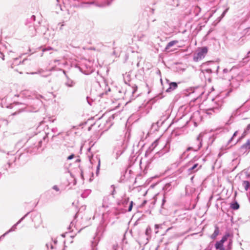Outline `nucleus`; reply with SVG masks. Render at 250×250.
<instances>
[{"label": "nucleus", "instance_id": "f257e3e1", "mask_svg": "<svg viewBox=\"0 0 250 250\" xmlns=\"http://www.w3.org/2000/svg\"><path fill=\"white\" fill-rule=\"evenodd\" d=\"M47 135L45 133L41 137L36 136L31 138L28 142L30 145L26 148L27 152L32 154L41 153L44 149L43 146L48 142Z\"/></svg>", "mask_w": 250, "mask_h": 250}, {"label": "nucleus", "instance_id": "f03ea898", "mask_svg": "<svg viewBox=\"0 0 250 250\" xmlns=\"http://www.w3.org/2000/svg\"><path fill=\"white\" fill-rule=\"evenodd\" d=\"M36 16L32 15L30 18H27L25 22V25L28 28V32L29 35L31 37L36 35L38 32H39V28L38 25H34L33 22L35 21Z\"/></svg>", "mask_w": 250, "mask_h": 250}, {"label": "nucleus", "instance_id": "7ed1b4c3", "mask_svg": "<svg viewBox=\"0 0 250 250\" xmlns=\"http://www.w3.org/2000/svg\"><path fill=\"white\" fill-rule=\"evenodd\" d=\"M6 98H5V97H3V98H1L0 97V105L1 106V107H6V108H13L16 105H22L23 107H22L20 109V111H19V113L21 112L22 111H23V110L25 108V104H23L22 103L14 102L13 103H11V104H8L7 103H6Z\"/></svg>", "mask_w": 250, "mask_h": 250}, {"label": "nucleus", "instance_id": "20e7f679", "mask_svg": "<svg viewBox=\"0 0 250 250\" xmlns=\"http://www.w3.org/2000/svg\"><path fill=\"white\" fill-rule=\"evenodd\" d=\"M208 51V48L206 46L199 48L193 56V61L197 62L205 58Z\"/></svg>", "mask_w": 250, "mask_h": 250}, {"label": "nucleus", "instance_id": "39448f33", "mask_svg": "<svg viewBox=\"0 0 250 250\" xmlns=\"http://www.w3.org/2000/svg\"><path fill=\"white\" fill-rule=\"evenodd\" d=\"M203 136V135L202 133H200L195 139V142L198 143V145L197 146L192 145L191 146L187 148V151H188L192 150L194 151H197L199 150L202 146Z\"/></svg>", "mask_w": 250, "mask_h": 250}, {"label": "nucleus", "instance_id": "423d86ee", "mask_svg": "<svg viewBox=\"0 0 250 250\" xmlns=\"http://www.w3.org/2000/svg\"><path fill=\"white\" fill-rule=\"evenodd\" d=\"M212 101L214 102L215 105L212 107L207 109V114H211V111H213L214 113L218 112L221 106L222 102L217 101V98L212 99Z\"/></svg>", "mask_w": 250, "mask_h": 250}, {"label": "nucleus", "instance_id": "0eeeda50", "mask_svg": "<svg viewBox=\"0 0 250 250\" xmlns=\"http://www.w3.org/2000/svg\"><path fill=\"white\" fill-rule=\"evenodd\" d=\"M125 147L122 142L119 143L114 148V152L116 154V159L118 158L124 153Z\"/></svg>", "mask_w": 250, "mask_h": 250}, {"label": "nucleus", "instance_id": "6e6552de", "mask_svg": "<svg viewBox=\"0 0 250 250\" xmlns=\"http://www.w3.org/2000/svg\"><path fill=\"white\" fill-rule=\"evenodd\" d=\"M239 152L243 154H248L250 151V140L248 139L239 148Z\"/></svg>", "mask_w": 250, "mask_h": 250}, {"label": "nucleus", "instance_id": "1a4fd4ad", "mask_svg": "<svg viewBox=\"0 0 250 250\" xmlns=\"http://www.w3.org/2000/svg\"><path fill=\"white\" fill-rule=\"evenodd\" d=\"M30 213V211L28 212L26 214H25L22 217H21L15 224H14L10 229H9L8 231L5 232L4 233V235L3 236H5L6 235H7L8 233H9L11 232L14 231L16 230L17 229V226L20 224L23 220L26 217L28 214Z\"/></svg>", "mask_w": 250, "mask_h": 250}, {"label": "nucleus", "instance_id": "9d476101", "mask_svg": "<svg viewBox=\"0 0 250 250\" xmlns=\"http://www.w3.org/2000/svg\"><path fill=\"white\" fill-rule=\"evenodd\" d=\"M191 120L193 122L194 126L198 125V123L201 121V116L199 111L194 112L191 117Z\"/></svg>", "mask_w": 250, "mask_h": 250}, {"label": "nucleus", "instance_id": "9b49d317", "mask_svg": "<svg viewBox=\"0 0 250 250\" xmlns=\"http://www.w3.org/2000/svg\"><path fill=\"white\" fill-rule=\"evenodd\" d=\"M64 84L67 87L72 88L76 85V82L70 79L68 75H66L65 81Z\"/></svg>", "mask_w": 250, "mask_h": 250}, {"label": "nucleus", "instance_id": "f8f14e48", "mask_svg": "<svg viewBox=\"0 0 250 250\" xmlns=\"http://www.w3.org/2000/svg\"><path fill=\"white\" fill-rule=\"evenodd\" d=\"M169 146L166 145L161 150L156 153L155 158L161 157L169 151Z\"/></svg>", "mask_w": 250, "mask_h": 250}, {"label": "nucleus", "instance_id": "ddd939ff", "mask_svg": "<svg viewBox=\"0 0 250 250\" xmlns=\"http://www.w3.org/2000/svg\"><path fill=\"white\" fill-rule=\"evenodd\" d=\"M201 167V165L199 166L198 163L194 164L191 167L188 168V171L189 173H191L197 171Z\"/></svg>", "mask_w": 250, "mask_h": 250}, {"label": "nucleus", "instance_id": "4468645a", "mask_svg": "<svg viewBox=\"0 0 250 250\" xmlns=\"http://www.w3.org/2000/svg\"><path fill=\"white\" fill-rule=\"evenodd\" d=\"M172 188L171 183H167L163 188V190L164 191V195H166L167 192L170 191Z\"/></svg>", "mask_w": 250, "mask_h": 250}, {"label": "nucleus", "instance_id": "2eb2a0df", "mask_svg": "<svg viewBox=\"0 0 250 250\" xmlns=\"http://www.w3.org/2000/svg\"><path fill=\"white\" fill-rule=\"evenodd\" d=\"M178 87V83L176 82H170L169 83V87L166 90L167 92H170Z\"/></svg>", "mask_w": 250, "mask_h": 250}, {"label": "nucleus", "instance_id": "dca6fc26", "mask_svg": "<svg viewBox=\"0 0 250 250\" xmlns=\"http://www.w3.org/2000/svg\"><path fill=\"white\" fill-rule=\"evenodd\" d=\"M130 88L131 89L132 95L130 97V100L129 102H130L131 100H134L135 99V98L138 96V95H135V93H136V92L137 91V90L138 89L137 86L134 84Z\"/></svg>", "mask_w": 250, "mask_h": 250}, {"label": "nucleus", "instance_id": "f3484780", "mask_svg": "<svg viewBox=\"0 0 250 250\" xmlns=\"http://www.w3.org/2000/svg\"><path fill=\"white\" fill-rule=\"evenodd\" d=\"M158 142L157 140L155 141L146 150V155H149L151 153L153 149L157 146Z\"/></svg>", "mask_w": 250, "mask_h": 250}, {"label": "nucleus", "instance_id": "a211bd4d", "mask_svg": "<svg viewBox=\"0 0 250 250\" xmlns=\"http://www.w3.org/2000/svg\"><path fill=\"white\" fill-rule=\"evenodd\" d=\"M220 231L219 228L217 226H215V229L213 234L211 235V238L214 239L219 234Z\"/></svg>", "mask_w": 250, "mask_h": 250}, {"label": "nucleus", "instance_id": "6ab92c4d", "mask_svg": "<svg viewBox=\"0 0 250 250\" xmlns=\"http://www.w3.org/2000/svg\"><path fill=\"white\" fill-rule=\"evenodd\" d=\"M19 58H16L14 59V60L13 61V62L12 64V65H19L21 63H23L24 62L27 60V59H23L22 61H19Z\"/></svg>", "mask_w": 250, "mask_h": 250}, {"label": "nucleus", "instance_id": "aec40b11", "mask_svg": "<svg viewBox=\"0 0 250 250\" xmlns=\"http://www.w3.org/2000/svg\"><path fill=\"white\" fill-rule=\"evenodd\" d=\"M178 42V41H176V40L172 41L169 42L166 45L165 49L166 50L168 49L170 47L173 46L174 44L177 43Z\"/></svg>", "mask_w": 250, "mask_h": 250}, {"label": "nucleus", "instance_id": "412c9836", "mask_svg": "<svg viewBox=\"0 0 250 250\" xmlns=\"http://www.w3.org/2000/svg\"><path fill=\"white\" fill-rule=\"evenodd\" d=\"M230 207L234 210H237L239 208L240 206L238 202L235 201L231 204Z\"/></svg>", "mask_w": 250, "mask_h": 250}, {"label": "nucleus", "instance_id": "4be33fe9", "mask_svg": "<svg viewBox=\"0 0 250 250\" xmlns=\"http://www.w3.org/2000/svg\"><path fill=\"white\" fill-rule=\"evenodd\" d=\"M91 190L90 189H86L82 193L81 196L83 198H85L88 196Z\"/></svg>", "mask_w": 250, "mask_h": 250}, {"label": "nucleus", "instance_id": "5701e85b", "mask_svg": "<svg viewBox=\"0 0 250 250\" xmlns=\"http://www.w3.org/2000/svg\"><path fill=\"white\" fill-rule=\"evenodd\" d=\"M230 236V234L229 232L226 233V234L222 237L220 241L224 243L228 239V237Z\"/></svg>", "mask_w": 250, "mask_h": 250}, {"label": "nucleus", "instance_id": "b1692460", "mask_svg": "<svg viewBox=\"0 0 250 250\" xmlns=\"http://www.w3.org/2000/svg\"><path fill=\"white\" fill-rule=\"evenodd\" d=\"M89 64H85L84 65V66H85V67L87 69V70L86 72H84L83 73L85 74H89L90 72H92V70L91 69V66L90 65V62H88Z\"/></svg>", "mask_w": 250, "mask_h": 250}, {"label": "nucleus", "instance_id": "393cba45", "mask_svg": "<svg viewBox=\"0 0 250 250\" xmlns=\"http://www.w3.org/2000/svg\"><path fill=\"white\" fill-rule=\"evenodd\" d=\"M223 244L224 243H222V241H217L215 244V248H216V249L218 250L223 247Z\"/></svg>", "mask_w": 250, "mask_h": 250}, {"label": "nucleus", "instance_id": "a878e982", "mask_svg": "<svg viewBox=\"0 0 250 250\" xmlns=\"http://www.w3.org/2000/svg\"><path fill=\"white\" fill-rule=\"evenodd\" d=\"M243 185L246 190H248L250 187V183L248 181H244Z\"/></svg>", "mask_w": 250, "mask_h": 250}, {"label": "nucleus", "instance_id": "bb28decb", "mask_svg": "<svg viewBox=\"0 0 250 250\" xmlns=\"http://www.w3.org/2000/svg\"><path fill=\"white\" fill-rule=\"evenodd\" d=\"M201 8L198 6H196L194 8V12L195 13V16H198L199 14V13L201 12Z\"/></svg>", "mask_w": 250, "mask_h": 250}, {"label": "nucleus", "instance_id": "cd10ccee", "mask_svg": "<svg viewBox=\"0 0 250 250\" xmlns=\"http://www.w3.org/2000/svg\"><path fill=\"white\" fill-rule=\"evenodd\" d=\"M243 34L244 36H250V27L245 28L243 32Z\"/></svg>", "mask_w": 250, "mask_h": 250}, {"label": "nucleus", "instance_id": "c85d7f7f", "mask_svg": "<svg viewBox=\"0 0 250 250\" xmlns=\"http://www.w3.org/2000/svg\"><path fill=\"white\" fill-rule=\"evenodd\" d=\"M237 133H238V131H236L235 132H234V133H233L232 136L229 139V140L228 141V143L227 144L228 145H229L231 144V143L232 142V140H233L234 138L237 136Z\"/></svg>", "mask_w": 250, "mask_h": 250}, {"label": "nucleus", "instance_id": "c756f323", "mask_svg": "<svg viewBox=\"0 0 250 250\" xmlns=\"http://www.w3.org/2000/svg\"><path fill=\"white\" fill-rule=\"evenodd\" d=\"M82 4L83 7H88L90 5L95 4V2L94 1L86 2L83 3Z\"/></svg>", "mask_w": 250, "mask_h": 250}, {"label": "nucleus", "instance_id": "7c9ffc66", "mask_svg": "<svg viewBox=\"0 0 250 250\" xmlns=\"http://www.w3.org/2000/svg\"><path fill=\"white\" fill-rule=\"evenodd\" d=\"M98 244V242H96V240L93 241L91 242V247L92 250H96V248H95Z\"/></svg>", "mask_w": 250, "mask_h": 250}, {"label": "nucleus", "instance_id": "2f4dec72", "mask_svg": "<svg viewBox=\"0 0 250 250\" xmlns=\"http://www.w3.org/2000/svg\"><path fill=\"white\" fill-rule=\"evenodd\" d=\"M133 202L132 201H130V203H129V206L128 207V208L127 209V211L128 212H130L131 211L132 209V207H133Z\"/></svg>", "mask_w": 250, "mask_h": 250}, {"label": "nucleus", "instance_id": "473e14b6", "mask_svg": "<svg viewBox=\"0 0 250 250\" xmlns=\"http://www.w3.org/2000/svg\"><path fill=\"white\" fill-rule=\"evenodd\" d=\"M166 195H164L163 196V198L162 199V204H161V208H164V206L166 202Z\"/></svg>", "mask_w": 250, "mask_h": 250}, {"label": "nucleus", "instance_id": "72a5a7b5", "mask_svg": "<svg viewBox=\"0 0 250 250\" xmlns=\"http://www.w3.org/2000/svg\"><path fill=\"white\" fill-rule=\"evenodd\" d=\"M239 108H237L236 110H235L233 112V113H232V115H231V116H237L238 114H239L240 113H238L239 111Z\"/></svg>", "mask_w": 250, "mask_h": 250}, {"label": "nucleus", "instance_id": "f704fd0d", "mask_svg": "<svg viewBox=\"0 0 250 250\" xmlns=\"http://www.w3.org/2000/svg\"><path fill=\"white\" fill-rule=\"evenodd\" d=\"M250 56V51H249L247 54V56H246L244 59H243V60H244V62H246L247 61V59L249 58Z\"/></svg>", "mask_w": 250, "mask_h": 250}, {"label": "nucleus", "instance_id": "c9c22d12", "mask_svg": "<svg viewBox=\"0 0 250 250\" xmlns=\"http://www.w3.org/2000/svg\"><path fill=\"white\" fill-rule=\"evenodd\" d=\"M100 160L99 159V161H98V165L97 167V169H96V174H98V173H99V169H100Z\"/></svg>", "mask_w": 250, "mask_h": 250}, {"label": "nucleus", "instance_id": "e433bc0d", "mask_svg": "<svg viewBox=\"0 0 250 250\" xmlns=\"http://www.w3.org/2000/svg\"><path fill=\"white\" fill-rule=\"evenodd\" d=\"M232 245V241L231 240H230L228 244V249H230L231 248Z\"/></svg>", "mask_w": 250, "mask_h": 250}, {"label": "nucleus", "instance_id": "4c0bfd02", "mask_svg": "<svg viewBox=\"0 0 250 250\" xmlns=\"http://www.w3.org/2000/svg\"><path fill=\"white\" fill-rule=\"evenodd\" d=\"M63 23H64V22H63L62 23H59L58 24V26L59 27V29L60 30H62L63 29L62 27L64 25Z\"/></svg>", "mask_w": 250, "mask_h": 250}, {"label": "nucleus", "instance_id": "58836bf2", "mask_svg": "<svg viewBox=\"0 0 250 250\" xmlns=\"http://www.w3.org/2000/svg\"><path fill=\"white\" fill-rule=\"evenodd\" d=\"M173 5H175L176 6H178L179 5V1L178 0H173V3H172Z\"/></svg>", "mask_w": 250, "mask_h": 250}, {"label": "nucleus", "instance_id": "ea45409f", "mask_svg": "<svg viewBox=\"0 0 250 250\" xmlns=\"http://www.w3.org/2000/svg\"><path fill=\"white\" fill-rule=\"evenodd\" d=\"M22 142H19L16 145V147L17 148H19L20 147H21L22 145Z\"/></svg>", "mask_w": 250, "mask_h": 250}, {"label": "nucleus", "instance_id": "a19ab883", "mask_svg": "<svg viewBox=\"0 0 250 250\" xmlns=\"http://www.w3.org/2000/svg\"><path fill=\"white\" fill-rule=\"evenodd\" d=\"M74 157H75V155H74V154H71L70 156H69L67 157V159L68 160H71V159H72L73 158H74Z\"/></svg>", "mask_w": 250, "mask_h": 250}, {"label": "nucleus", "instance_id": "79ce46f5", "mask_svg": "<svg viewBox=\"0 0 250 250\" xmlns=\"http://www.w3.org/2000/svg\"><path fill=\"white\" fill-rule=\"evenodd\" d=\"M205 71L208 73H211L213 72V70L211 68H207L205 69Z\"/></svg>", "mask_w": 250, "mask_h": 250}, {"label": "nucleus", "instance_id": "37998d69", "mask_svg": "<svg viewBox=\"0 0 250 250\" xmlns=\"http://www.w3.org/2000/svg\"><path fill=\"white\" fill-rule=\"evenodd\" d=\"M52 188H53L54 190H56V191H59V190H60V189H59V188H58V187L57 185H54V186Z\"/></svg>", "mask_w": 250, "mask_h": 250}, {"label": "nucleus", "instance_id": "c03bdc74", "mask_svg": "<svg viewBox=\"0 0 250 250\" xmlns=\"http://www.w3.org/2000/svg\"><path fill=\"white\" fill-rule=\"evenodd\" d=\"M150 229L149 228H147L146 229V234L148 235L149 233V231H150Z\"/></svg>", "mask_w": 250, "mask_h": 250}, {"label": "nucleus", "instance_id": "a18cd8bd", "mask_svg": "<svg viewBox=\"0 0 250 250\" xmlns=\"http://www.w3.org/2000/svg\"><path fill=\"white\" fill-rule=\"evenodd\" d=\"M86 99H87V101L88 104L89 105H92V102H93L92 100L90 101V100H89V99H88V97H87Z\"/></svg>", "mask_w": 250, "mask_h": 250}, {"label": "nucleus", "instance_id": "49530a36", "mask_svg": "<svg viewBox=\"0 0 250 250\" xmlns=\"http://www.w3.org/2000/svg\"><path fill=\"white\" fill-rule=\"evenodd\" d=\"M51 130L53 133H56L58 131V129L57 127H54L52 128Z\"/></svg>", "mask_w": 250, "mask_h": 250}, {"label": "nucleus", "instance_id": "de8ad7c7", "mask_svg": "<svg viewBox=\"0 0 250 250\" xmlns=\"http://www.w3.org/2000/svg\"><path fill=\"white\" fill-rule=\"evenodd\" d=\"M60 71H62V72L63 73V74H64V76H65V78H66V75H67L66 74V71L62 69H60Z\"/></svg>", "mask_w": 250, "mask_h": 250}, {"label": "nucleus", "instance_id": "09e8293b", "mask_svg": "<svg viewBox=\"0 0 250 250\" xmlns=\"http://www.w3.org/2000/svg\"><path fill=\"white\" fill-rule=\"evenodd\" d=\"M250 129V124H249V125H247V127H246V129L245 130V132H247V131H249Z\"/></svg>", "mask_w": 250, "mask_h": 250}, {"label": "nucleus", "instance_id": "8fccbe9b", "mask_svg": "<svg viewBox=\"0 0 250 250\" xmlns=\"http://www.w3.org/2000/svg\"><path fill=\"white\" fill-rule=\"evenodd\" d=\"M1 56L2 60H4V55L0 51V57H1Z\"/></svg>", "mask_w": 250, "mask_h": 250}, {"label": "nucleus", "instance_id": "3c124183", "mask_svg": "<svg viewBox=\"0 0 250 250\" xmlns=\"http://www.w3.org/2000/svg\"><path fill=\"white\" fill-rule=\"evenodd\" d=\"M113 0H107V5H109Z\"/></svg>", "mask_w": 250, "mask_h": 250}, {"label": "nucleus", "instance_id": "603ef678", "mask_svg": "<svg viewBox=\"0 0 250 250\" xmlns=\"http://www.w3.org/2000/svg\"><path fill=\"white\" fill-rule=\"evenodd\" d=\"M81 178L83 179L84 178H83V171L82 169H81Z\"/></svg>", "mask_w": 250, "mask_h": 250}, {"label": "nucleus", "instance_id": "864d4df0", "mask_svg": "<svg viewBox=\"0 0 250 250\" xmlns=\"http://www.w3.org/2000/svg\"><path fill=\"white\" fill-rule=\"evenodd\" d=\"M111 187H113V191H112V195H113L114 194L115 192V187H114V185H112V186H111Z\"/></svg>", "mask_w": 250, "mask_h": 250}, {"label": "nucleus", "instance_id": "5fc2aeb1", "mask_svg": "<svg viewBox=\"0 0 250 250\" xmlns=\"http://www.w3.org/2000/svg\"><path fill=\"white\" fill-rule=\"evenodd\" d=\"M223 73H226L229 72V70L227 68H225L223 69Z\"/></svg>", "mask_w": 250, "mask_h": 250}, {"label": "nucleus", "instance_id": "6e6d98bb", "mask_svg": "<svg viewBox=\"0 0 250 250\" xmlns=\"http://www.w3.org/2000/svg\"><path fill=\"white\" fill-rule=\"evenodd\" d=\"M227 11V9H226L225 11H224L223 13L222 14V16H224L226 14Z\"/></svg>", "mask_w": 250, "mask_h": 250}, {"label": "nucleus", "instance_id": "4d7b16f0", "mask_svg": "<svg viewBox=\"0 0 250 250\" xmlns=\"http://www.w3.org/2000/svg\"><path fill=\"white\" fill-rule=\"evenodd\" d=\"M146 202H147V201L146 200H144L143 201V202L142 203L141 206H144L146 203Z\"/></svg>", "mask_w": 250, "mask_h": 250}, {"label": "nucleus", "instance_id": "13d9d810", "mask_svg": "<svg viewBox=\"0 0 250 250\" xmlns=\"http://www.w3.org/2000/svg\"><path fill=\"white\" fill-rule=\"evenodd\" d=\"M112 54L116 56H118V54L116 52V51L115 50L113 51Z\"/></svg>", "mask_w": 250, "mask_h": 250}, {"label": "nucleus", "instance_id": "bf43d9fd", "mask_svg": "<svg viewBox=\"0 0 250 250\" xmlns=\"http://www.w3.org/2000/svg\"><path fill=\"white\" fill-rule=\"evenodd\" d=\"M51 49H52V48L49 47V48H45V49H43L42 50V51L44 52V51H46V50H51Z\"/></svg>", "mask_w": 250, "mask_h": 250}, {"label": "nucleus", "instance_id": "052dcab7", "mask_svg": "<svg viewBox=\"0 0 250 250\" xmlns=\"http://www.w3.org/2000/svg\"><path fill=\"white\" fill-rule=\"evenodd\" d=\"M168 116L167 115V116H163V118H164L163 120L164 121L166 120V119H167L168 118Z\"/></svg>", "mask_w": 250, "mask_h": 250}, {"label": "nucleus", "instance_id": "680f3d73", "mask_svg": "<svg viewBox=\"0 0 250 250\" xmlns=\"http://www.w3.org/2000/svg\"><path fill=\"white\" fill-rule=\"evenodd\" d=\"M192 145H196V146H197V145H198V143H197V142H195V140L194 141V142L192 143Z\"/></svg>", "mask_w": 250, "mask_h": 250}, {"label": "nucleus", "instance_id": "e2e57ef3", "mask_svg": "<svg viewBox=\"0 0 250 250\" xmlns=\"http://www.w3.org/2000/svg\"><path fill=\"white\" fill-rule=\"evenodd\" d=\"M60 134V133H58L57 135H55V134H54V135L52 136V138H54V137H56L57 136L59 135Z\"/></svg>", "mask_w": 250, "mask_h": 250}, {"label": "nucleus", "instance_id": "0e129e2a", "mask_svg": "<svg viewBox=\"0 0 250 250\" xmlns=\"http://www.w3.org/2000/svg\"><path fill=\"white\" fill-rule=\"evenodd\" d=\"M104 222V218L102 217V220L101 221L100 224L101 225H102L103 223Z\"/></svg>", "mask_w": 250, "mask_h": 250}, {"label": "nucleus", "instance_id": "69168bd1", "mask_svg": "<svg viewBox=\"0 0 250 250\" xmlns=\"http://www.w3.org/2000/svg\"><path fill=\"white\" fill-rule=\"evenodd\" d=\"M4 235V234H3L1 236H0V240L2 238H4V237H5V236H3Z\"/></svg>", "mask_w": 250, "mask_h": 250}, {"label": "nucleus", "instance_id": "338daca9", "mask_svg": "<svg viewBox=\"0 0 250 250\" xmlns=\"http://www.w3.org/2000/svg\"><path fill=\"white\" fill-rule=\"evenodd\" d=\"M80 159H78L76 160V163H79L80 162Z\"/></svg>", "mask_w": 250, "mask_h": 250}, {"label": "nucleus", "instance_id": "774afa93", "mask_svg": "<svg viewBox=\"0 0 250 250\" xmlns=\"http://www.w3.org/2000/svg\"><path fill=\"white\" fill-rule=\"evenodd\" d=\"M218 250H225V248H224V247H222V248H221L219 249Z\"/></svg>", "mask_w": 250, "mask_h": 250}]
</instances>
